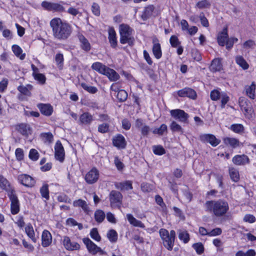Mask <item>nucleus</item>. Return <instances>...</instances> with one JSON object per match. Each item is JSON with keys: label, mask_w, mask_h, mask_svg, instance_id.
<instances>
[{"label": "nucleus", "mask_w": 256, "mask_h": 256, "mask_svg": "<svg viewBox=\"0 0 256 256\" xmlns=\"http://www.w3.org/2000/svg\"><path fill=\"white\" fill-rule=\"evenodd\" d=\"M200 138L202 140L209 142L213 146H218L220 142L214 136L210 134H204L200 136Z\"/></svg>", "instance_id": "nucleus-20"}, {"label": "nucleus", "mask_w": 256, "mask_h": 256, "mask_svg": "<svg viewBox=\"0 0 256 256\" xmlns=\"http://www.w3.org/2000/svg\"><path fill=\"white\" fill-rule=\"evenodd\" d=\"M32 88V86H28V87H25L23 86H20L18 87V90L22 94L28 96H30V90Z\"/></svg>", "instance_id": "nucleus-49"}, {"label": "nucleus", "mask_w": 256, "mask_h": 256, "mask_svg": "<svg viewBox=\"0 0 256 256\" xmlns=\"http://www.w3.org/2000/svg\"><path fill=\"white\" fill-rule=\"evenodd\" d=\"M228 28H225L222 32L220 33L218 36V42L221 46H224L228 39Z\"/></svg>", "instance_id": "nucleus-30"}, {"label": "nucleus", "mask_w": 256, "mask_h": 256, "mask_svg": "<svg viewBox=\"0 0 256 256\" xmlns=\"http://www.w3.org/2000/svg\"><path fill=\"white\" fill-rule=\"evenodd\" d=\"M0 187L7 192L8 196L11 192L12 193L16 192L14 188L10 185L8 180L2 175H0Z\"/></svg>", "instance_id": "nucleus-17"}, {"label": "nucleus", "mask_w": 256, "mask_h": 256, "mask_svg": "<svg viewBox=\"0 0 256 256\" xmlns=\"http://www.w3.org/2000/svg\"><path fill=\"white\" fill-rule=\"evenodd\" d=\"M29 158L33 161H36L39 158V154L35 149H31L29 153Z\"/></svg>", "instance_id": "nucleus-63"}, {"label": "nucleus", "mask_w": 256, "mask_h": 256, "mask_svg": "<svg viewBox=\"0 0 256 256\" xmlns=\"http://www.w3.org/2000/svg\"><path fill=\"white\" fill-rule=\"evenodd\" d=\"M232 162L236 165H244L250 162V160L248 156L242 155H236L232 158Z\"/></svg>", "instance_id": "nucleus-21"}, {"label": "nucleus", "mask_w": 256, "mask_h": 256, "mask_svg": "<svg viewBox=\"0 0 256 256\" xmlns=\"http://www.w3.org/2000/svg\"><path fill=\"white\" fill-rule=\"evenodd\" d=\"M238 102L242 110L244 112L245 116L248 118H252L253 110L250 101L244 97H240Z\"/></svg>", "instance_id": "nucleus-6"}, {"label": "nucleus", "mask_w": 256, "mask_h": 256, "mask_svg": "<svg viewBox=\"0 0 256 256\" xmlns=\"http://www.w3.org/2000/svg\"><path fill=\"white\" fill-rule=\"evenodd\" d=\"M176 236V232L174 230H171L170 234L162 239L163 244L168 250H172Z\"/></svg>", "instance_id": "nucleus-11"}, {"label": "nucleus", "mask_w": 256, "mask_h": 256, "mask_svg": "<svg viewBox=\"0 0 256 256\" xmlns=\"http://www.w3.org/2000/svg\"><path fill=\"white\" fill-rule=\"evenodd\" d=\"M126 218L130 224L133 226L144 228V224L141 221L136 220L132 214H127Z\"/></svg>", "instance_id": "nucleus-27"}, {"label": "nucleus", "mask_w": 256, "mask_h": 256, "mask_svg": "<svg viewBox=\"0 0 256 256\" xmlns=\"http://www.w3.org/2000/svg\"><path fill=\"white\" fill-rule=\"evenodd\" d=\"M90 236L92 238L96 241L99 242L100 240V236L98 234V230L96 228H93L90 232Z\"/></svg>", "instance_id": "nucleus-61"}, {"label": "nucleus", "mask_w": 256, "mask_h": 256, "mask_svg": "<svg viewBox=\"0 0 256 256\" xmlns=\"http://www.w3.org/2000/svg\"><path fill=\"white\" fill-rule=\"evenodd\" d=\"M116 188L120 190H128L132 188V182L130 180L115 184Z\"/></svg>", "instance_id": "nucleus-29"}, {"label": "nucleus", "mask_w": 256, "mask_h": 256, "mask_svg": "<svg viewBox=\"0 0 256 256\" xmlns=\"http://www.w3.org/2000/svg\"><path fill=\"white\" fill-rule=\"evenodd\" d=\"M42 244L44 247L49 246L52 242L51 234L47 230H44L42 236Z\"/></svg>", "instance_id": "nucleus-22"}, {"label": "nucleus", "mask_w": 256, "mask_h": 256, "mask_svg": "<svg viewBox=\"0 0 256 256\" xmlns=\"http://www.w3.org/2000/svg\"><path fill=\"white\" fill-rule=\"evenodd\" d=\"M54 150L56 159L61 162H63L64 159L65 154L64 147L60 141L58 140L56 143Z\"/></svg>", "instance_id": "nucleus-10"}, {"label": "nucleus", "mask_w": 256, "mask_h": 256, "mask_svg": "<svg viewBox=\"0 0 256 256\" xmlns=\"http://www.w3.org/2000/svg\"><path fill=\"white\" fill-rule=\"evenodd\" d=\"M120 34V42L122 44H128L131 46L134 44V39L132 36L133 30L128 24H122L119 26Z\"/></svg>", "instance_id": "nucleus-3"}, {"label": "nucleus", "mask_w": 256, "mask_h": 256, "mask_svg": "<svg viewBox=\"0 0 256 256\" xmlns=\"http://www.w3.org/2000/svg\"><path fill=\"white\" fill-rule=\"evenodd\" d=\"M18 180L22 184L28 187L34 186L35 184L34 179L30 176L26 174L18 176Z\"/></svg>", "instance_id": "nucleus-13"}, {"label": "nucleus", "mask_w": 256, "mask_h": 256, "mask_svg": "<svg viewBox=\"0 0 256 256\" xmlns=\"http://www.w3.org/2000/svg\"><path fill=\"white\" fill-rule=\"evenodd\" d=\"M40 192L42 198H45L46 200L49 199L48 186L47 184L42 186L40 189Z\"/></svg>", "instance_id": "nucleus-47"}, {"label": "nucleus", "mask_w": 256, "mask_h": 256, "mask_svg": "<svg viewBox=\"0 0 256 256\" xmlns=\"http://www.w3.org/2000/svg\"><path fill=\"white\" fill-rule=\"evenodd\" d=\"M50 26L52 28L54 36L58 40H66L72 32L70 25L62 22L60 18H54L51 20Z\"/></svg>", "instance_id": "nucleus-1"}, {"label": "nucleus", "mask_w": 256, "mask_h": 256, "mask_svg": "<svg viewBox=\"0 0 256 256\" xmlns=\"http://www.w3.org/2000/svg\"><path fill=\"white\" fill-rule=\"evenodd\" d=\"M154 10V7L152 6H149L147 7H146L142 14V18L144 20H146L147 19H148L151 16L152 14L153 11Z\"/></svg>", "instance_id": "nucleus-37"}, {"label": "nucleus", "mask_w": 256, "mask_h": 256, "mask_svg": "<svg viewBox=\"0 0 256 256\" xmlns=\"http://www.w3.org/2000/svg\"><path fill=\"white\" fill-rule=\"evenodd\" d=\"M256 88V86L254 82H252L250 86H245L246 94L251 99H254L255 98Z\"/></svg>", "instance_id": "nucleus-33"}, {"label": "nucleus", "mask_w": 256, "mask_h": 256, "mask_svg": "<svg viewBox=\"0 0 256 256\" xmlns=\"http://www.w3.org/2000/svg\"><path fill=\"white\" fill-rule=\"evenodd\" d=\"M112 143L114 146L118 148L124 149L126 146V142L124 136L120 134L116 135L113 138Z\"/></svg>", "instance_id": "nucleus-16"}, {"label": "nucleus", "mask_w": 256, "mask_h": 256, "mask_svg": "<svg viewBox=\"0 0 256 256\" xmlns=\"http://www.w3.org/2000/svg\"><path fill=\"white\" fill-rule=\"evenodd\" d=\"M229 174L232 180L234 182H237L240 180V174L238 171L234 168H229Z\"/></svg>", "instance_id": "nucleus-39"}, {"label": "nucleus", "mask_w": 256, "mask_h": 256, "mask_svg": "<svg viewBox=\"0 0 256 256\" xmlns=\"http://www.w3.org/2000/svg\"><path fill=\"white\" fill-rule=\"evenodd\" d=\"M42 6L46 10H55L56 11L64 10V7L58 4L51 3L47 2H43Z\"/></svg>", "instance_id": "nucleus-18"}, {"label": "nucleus", "mask_w": 256, "mask_h": 256, "mask_svg": "<svg viewBox=\"0 0 256 256\" xmlns=\"http://www.w3.org/2000/svg\"><path fill=\"white\" fill-rule=\"evenodd\" d=\"M117 98L120 102H124L128 98V93L124 90H120L118 92Z\"/></svg>", "instance_id": "nucleus-48"}, {"label": "nucleus", "mask_w": 256, "mask_h": 256, "mask_svg": "<svg viewBox=\"0 0 256 256\" xmlns=\"http://www.w3.org/2000/svg\"><path fill=\"white\" fill-rule=\"evenodd\" d=\"M170 126V130L173 132H178L180 134H182L184 132L182 126L175 121H172Z\"/></svg>", "instance_id": "nucleus-44"}, {"label": "nucleus", "mask_w": 256, "mask_h": 256, "mask_svg": "<svg viewBox=\"0 0 256 256\" xmlns=\"http://www.w3.org/2000/svg\"><path fill=\"white\" fill-rule=\"evenodd\" d=\"M136 126L140 131L143 136H147L150 131V126L144 123L142 119L136 120Z\"/></svg>", "instance_id": "nucleus-14"}, {"label": "nucleus", "mask_w": 256, "mask_h": 256, "mask_svg": "<svg viewBox=\"0 0 256 256\" xmlns=\"http://www.w3.org/2000/svg\"><path fill=\"white\" fill-rule=\"evenodd\" d=\"M63 245L66 249L68 250H78L80 247L78 242H72L70 238L67 236L64 237Z\"/></svg>", "instance_id": "nucleus-12"}, {"label": "nucleus", "mask_w": 256, "mask_h": 256, "mask_svg": "<svg viewBox=\"0 0 256 256\" xmlns=\"http://www.w3.org/2000/svg\"><path fill=\"white\" fill-rule=\"evenodd\" d=\"M80 86L84 90L90 94H95L98 91V89L96 87L88 86L85 83L80 84Z\"/></svg>", "instance_id": "nucleus-51"}, {"label": "nucleus", "mask_w": 256, "mask_h": 256, "mask_svg": "<svg viewBox=\"0 0 256 256\" xmlns=\"http://www.w3.org/2000/svg\"><path fill=\"white\" fill-rule=\"evenodd\" d=\"M40 137L44 142H52L53 140V135L50 132L42 133Z\"/></svg>", "instance_id": "nucleus-50"}, {"label": "nucleus", "mask_w": 256, "mask_h": 256, "mask_svg": "<svg viewBox=\"0 0 256 256\" xmlns=\"http://www.w3.org/2000/svg\"><path fill=\"white\" fill-rule=\"evenodd\" d=\"M153 151L154 154L157 155H162L166 153L165 150L162 146H154L153 148Z\"/></svg>", "instance_id": "nucleus-64"}, {"label": "nucleus", "mask_w": 256, "mask_h": 256, "mask_svg": "<svg viewBox=\"0 0 256 256\" xmlns=\"http://www.w3.org/2000/svg\"><path fill=\"white\" fill-rule=\"evenodd\" d=\"M222 92L218 90H214L210 92V97L212 100L216 101L220 99Z\"/></svg>", "instance_id": "nucleus-55"}, {"label": "nucleus", "mask_w": 256, "mask_h": 256, "mask_svg": "<svg viewBox=\"0 0 256 256\" xmlns=\"http://www.w3.org/2000/svg\"><path fill=\"white\" fill-rule=\"evenodd\" d=\"M99 178V171L95 168H92L88 172L85 176V180L88 184H93L96 182Z\"/></svg>", "instance_id": "nucleus-9"}, {"label": "nucleus", "mask_w": 256, "mask_h": 256, "mask_svg": "<svg viewBox=\"0 0 256 256\" xmlns=\"http://www.w3.org/2000/svg\"><path fill=\"white\" fill-rule=\"evenodd\" d=\"M168 132V126L166 124H162L158 128H156L152 130V132L154 134H158L160 136L163 135L164 132Z\"/></svg>", "instance_id": "nucleus-43"}, {"label": "nucleus", "mask_w": 256, "mask_h": 256, "mask_svg": "<svg viewBox=\"0 0 256 256\" xmlns=\"http://www.w3.org/2000/svg\"><path fill=\"white\" fill-rule=\"evenodd\" d=\"M170 42L172 46L174 48H176L180 44V42L179 41L178 37L175 35H172L171 36L170 39Z\"/></svg>", "instance_id": "nucleus-57"}, {"label": "nucleus", "mask_w": 256, "mask_h": 256, "mask_svg": "<svg viewBox=\"0 0 256 256\" xmlns=\"http://www.w3.org/2000/svg\"><path fill=\"white\" fill-rule=\"evenodd\" d=\"M73 206L75 207H80L85 212L88 213L89 212V207L86 202L82 199L74 200L73 202Z\"/></svg>", "instance_id": "nucleus-31"}, {"label": "nucleus", "mask_w": 256, "mask_h": 256, "mask_svg": "<svg viewBox=\"0 0 256 256\" xmlns=\"http://www.w3.org/2000/svg\"><path fill=\"white\" fill-rule=\"evenodd\" d=\"M204 207L206 212L212 214L216 217L224 216L229 210L228 202L222 199L207 201Z\"/></svg>", "instance_id": "nucleus-2"}, {"label": "nucleus", "mask_w": 256, "mask_h": 256, "mask_svg": "<svg viewBox=\"0 0 256 256\" xmlns=\"http://www.w3.org/2000/svg\"><path fill=\"white\" fill-rule=\"evenodd\" d=\"M108 40L112 48H116L117 46L116 34L114 28H110L108 30Z\"/></svg>", "instance_id": "nucleus-34"}, {"label": "nucleus", "mask_w": 256, "mask_h": 256, "mask_svg": "<svg viewBox=\"0 0 256 256\" xmlns=\"http://www.w3.org/2000/svg\"><path fill=\"white\" fill-rule=\"evenodd\" d=\"M210 6V3L208 0H202L198 2L196 4V7L200 9L209 8Z\"/></svg>", "instance_id": "nucleus-56"}, {"label": "nucleus", "mask_w": 256, "mask_h": 256, "mask_svg": "<svg viewBox=\"0 0 256 256\" xmlns=\"http://www.w3.org/2000/svg\"><path fill=\"white\" fill-rule=\"evenodd\" d=\"M198 18H200L201 24L203 26L208 28L209 26L208 21L204 16L203 12H201Z\"/></svg>", "instance_id": "nucleus-62"}, {"label": "nucleus", "mask_w": 256, "mask_h": 256, "mask_svg": "<svg viewBox=\"0 0 256 256\" xmlns=\"http://www.w3.org/2000/svg\"><path fill=\"white\" fill-rule=\"evenodd\" d=\"M230 128L234 132L241 134L244 132V127L242 124H233L231 125Z\"/></svg>", "instance_id": "nucleus-45"}, {"label": "nucleus", "mask_w": 256, "mask_h": 256, "mask_svg": "<svg viewBox=\"0 0 256 256\" xmlns=\"http://www.w3.org/2000/svg\"><path fill=\"white\" fill-rule=\"evenodd\" d=\"M104 75L106 76L111 82H116L120 78V76L114 70L110 68H108Z\"/></svg>", "instance_id": "nucleus-28"}, {"label": "nucleus", "mask_w": 256, "mask_h": 256, "mask_svg": "<svg viewBox=\"0 0 256 256\" xmlns=\"http://www.w3.org/2000/svg\"><path fill=\"white\" fill-rule=\"evenodd\" d=\"M91 68L93 70H94L103 75L106 74V72L108 68L106 66L100 62H96L93 63L91 66Z\"/></svg>", "instance_id": "nucleus-25"}, {"label": "nucleus", "mask_w": 256, "mask_h": 256, "mask_svg": "<svg viewBox=\"0 0 256 256\" xmlns=\"http://www.w3.org/2000/svg\"><path fill=\"white\" fill-rule=\"evenodd\" d=\"M55 60L58 68L62 69L64 62L63 54H57L55 56Z\"/></svg>", "instance_id": "nucleus-52"}, {"label": "nucleus", "mask_w": 256, "mask_h": 256, "mask_svg": "<svg viewBox=\"0 0 256 256\" xmlns=\"http://www.w3.org/2000/svg\"><path fill=\"white\" fill-rule=\"evenodd\" d=\"M122 195L116 190H112L109 195L110 206L112 208H120L122 204Z\"/></svg>", "instance_id": "nucleus-4"}, {"label": "nucleus", "mask_w": 256, "mask_h": 256, "mask_svg": "<svg viewBox=\"0 0 256 256\" xmlns=\"http://www.w3.org/2000/svg\"><path fill=\"white\" fill-rule=\"evenodd\" d=\"M12 50L14 54L20 60H22L25 58L26 54H22V49L18 45L14 44L12 46Z\"/></svg>", "instance_id": "nucleus-38"}, {"label": "nucleus", "mask_w": 256, "mask_h": 256, "mask_svg": "<svg viewBox=\"0 0 256 256\" xmlns=\"http://www.w3.org/2000/svg\"><path fill=\"white\" fill-rule=\"evenodd\" d=\"M178 94L180 97H188L192 99H195L196 97V92L189 88H185L178 90Z\"/></svg>", "instance_id": "nucleus-15"}, {"label": "nucleus", "mask_w": 256, "mask_h": 256, "mask_svg": "<svg viewBox=\"0 0 256 256\" xmlns=\"http://www.w3.org/2000/svg\"><path fill=\"white\" fill-rule=\"evenodd\" d=\"M220 98H221V108H223L225 107L226 104L229 101L230 98L226 92H222Z\"/></svg>", "instance_id": "nucleus-58"}, {"label": "nucleus", "mask_w": 256, "mask_h": 256, "mask_svg": "<svg viewBox=\"0 0 256 256\" xmlns=\"http://www.w3.org/2000/svg\"><path fill=\"white\" fill-rule=\"evenodd\" d=\"M66 224L70 226H78V228L80 230L83 228L82 224L80 223H78L76 220L72 218H68L66 220Z\"/></svg>", "instance_id": "nucleus-53"}, {"label": "nucleus", "mask_w": 256, "mask_h": 256, "mask_svg": "<svg viewBox=\"0 0 256 256\" xmlns=\"http://www.w3.org/2000/svg\"><path fill=\"white\" fill-rule=\"evenodd\" d=\"M178 238L184 243H187L190 240L189 234L186 231H180L178 234Z\"/></svg>", "instance_id": "nucleus-54"}, {"label": "nucleus", "mask_w": 256, "mask_h": 256, "mask_svg": "<svg viewBox=\"0 0 256 256\" xmlns=\"http://www.w3.org/2000/svg\"><path fill=\"white\" fill-rule=\"evenodd\" d=\"M224 142L226 146H230L234 148L240 145V141L235 138H224Z\"/></svg>", "instance_id": "nucleus-32"}, {"label": "nucleus", "mask_w": 256, "mask_h": 256, "mask_svg": "<svg viewBox=\"0 0 256 256\" xmlns=\"http://www.w3.org/2000/svg\"><path fill=\"white\" fill-rule=\"evenodd\" d=\"M106 218L104 212L101 210H97L94 212V218L97 222H102Z\"/></svg>", "instance_id": "nucleus-40"}, {"label": "nucleus", "mask_w": 256, "mask_h": 256, "mask_svg": "<svg viewBox=\"0 0 256 256\" xmlns=\"http://www.w3.org/2000/svg\"><path fill=\"white\" fill-rule=\"evenodd\" d=\"M236 61L238 64L244 70H247L248 68V64L242 56H237L236 58Z\"/></svg>", "instance_id": "nucleus-42"}, {"label": "nucleus", "mask_w": 256, "mask_h": 256, "mask_svg": "<svg viewBox=\"0 0 256 256\" xmlns=\"http://www.w3.org/2000/svg\"><path fill=\"white\" fill-rule=\"evenodd\" d=\"M25 231L28 236L32 239V240L36 242V238L34 236V232L32 226L30 224H28L25 228Z\"/></svg>", "instance_id": "nucleus-41"}, {"label": "nucleus", "mask_w": 256, "mask_h": 256, "mask_svg": "<svg viewBox=\"0 0 256 256\" xmlns=\"http://www.w3.org/2000/svg\"><path fill=\"white\" fill-rule=\"evenodd\" d=\"M152 52L155 58L160 59L162 56L160 44L158 42V40H153Z\"/></svg>", "instance_id": "nucleus-26"}, {"label": "nucleus", "mask_w": 256, "mask_h": 256, "mask_svg": "<svg viewBox=\"0 0 256 256\" xmlns=\"http://www.w3.org/2000/svg\"><path fill=\"white\" fill-rule=\"evenodd\" d=\"M93 120V116L91 114L85 112L80 116L78 123L80 124L90 125Z\"/></svg>", "instance_id": "nucleus-19"}, {"label": "nucleus", "mask_w": 256, "mask_h": 256, "mask_svg": "<svg viewBox=\"0 0 256 256\" xmlns=\"http://www.w3.org/2000/svg\"><path fill=\"white\" fill-rule=\"evenodd\" d=\"M82 241L86 244L89 252L92 255H96L98 253H99L100 255L106 254V252L102 250L98 246L89 238H84Z\"/></svg>", "instance_id": "nucleus-5"}, {"label": "nucleus", "mask_w": 256, "mask_h": 256, "mask_svg": "<svg viewBox=\"0 0 256 256\" xmlns=\"http://www.w3.org/2000/svg\"><path fill=\"white\" fill-rule=\"evenodd\" d=\"M192 248L196 250L198 254H202L204 251L203 244L200 242H198L193 244Z\"/></svg>", "instance_id": "nucleus-60"}, {"label": "nucleus", "mask_w": 256, "mask_h": 256, "mask_svg": "<svg viewBox=\"0 0 256 256\" xmlns=\"http://www.w3.org/2000/svg\"><path fill=\"white\" fill-rule=\"evenodd\" d=\"M170 114L173 118L178 120L180 122L184 123L188 122L189 116L182 110H170Z\"/></svg>", "instance_id": "nucleus-7"}, {"label": "nucleus", "mask_w": 256, "mask_h": 256, "mask_svg": "<svg viewBox=\"0 0 256 256\" xmlns=\"http://www.w3.org/2000/svg\"><path fill=\"white\" fill-rule=\"evenodd\" d=\"M10 204V210L12 214H17L20 211V202L16 192H11L8 196Z\"/></svg>", "instance_id": "nucleus-8"}, {"label": "nucleus", "mask_w": 256, "mask_h": 256, "mask_svg": "<svg viewBox=\"0 0 256 256\" xmlns=\"http://www.w3.org/2000/svg\"><path fill=\"white\" fill-rule=\"evenodd\" d=\"M16 129L22 134L25 136H28L32 132L30 126L26 124H21L18 125Z\"/></svg>", "instance_id": "nucleus-24"}, {"label": "nucleus", "mask_w": 256, "mask_h": 256, "mask_svg": "<svg viewBox=\"0 0 256 256\" xmlns=\"http://www.w3.org/2000/svg\"><path fill=\"white\" fill-rule=\"evenodd\" d=\"M38 107L41 113L46 116H50L53 112V108L50 104H39Z\"/></svg>", "instance_id": "nucleus-23"}, {"label": "nucleus", "mask_w": 256, "mask_h": 256, "mask_svg": "<svg viewBox=\"0 0 256 256\" xmlns=\"http://www.w3.org/2000/svg\"><path fill=\"white\" fill-rule=\"evenodd\" d=\"M222 68V64L220 58L214 59L211 64L210 69L212 72L220 71Z\"/></svg>", "instance_id": "nucleus-35"}, {"label": "nucleus", "mask_w": 256, "mask_h": 256, "mask_svg": "<svg viewBox=\"0 0 256 256\" xmlns=\"http://www.w3.org/2000/svg\"><path fill=\"white\" fill-rule=\"evenodd\" d=\"M109 127L110 126L108 124L103 123L98 125V130L102 134L106 133L109 131Z\"/></svg>", "instance_id": "nucleus-59"}, {"label": "nucleus", "mask_w": 256, "mask_h": 256, "mask_svg": "<svg viewBox=\"0 0 256 256\" xmlns=\"http://www.w3.org/2000/svg\"><path fill=\"white\" fill-rule=\"evenodd\" d=\"M79 40L81 43V47L82 50L88 51L90 50V44L88 40L82 34L78 36Z\"/></svg>", "instance_id": "nucleus-36"}, {"label": "nucleus", "mask_w": 256, "mask_h": 256, "mask_svg": "<svg viewBox=\"0 0 256 256\" xmlns=\"http://www.w3.org/2000/svg\"><path fill=\"white\" fill-rule=\"evenodd\" d=\"M107 237L110 242H115L118 240L117 232L114 230H110L107 233Z\"/></svg>", "instance_id": "nucleus-46"}]
</instances>
